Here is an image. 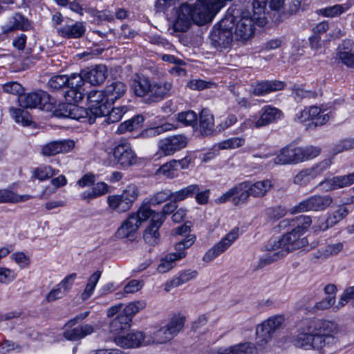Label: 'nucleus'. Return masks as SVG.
Wrapping results in <instances>:
<instances>
[{
    "label": "nucleus",
    "mask_w": 354,
    "mask_h": 354,
    "mask_svg": "<svg viewBox=\"0 0 354 354\" xmlns=\"http://www.w3.org/2000/svg\"><path fill=\"white\" fill-rule=\"evenodd\" d=\"M249 192L251 196L256 198H262L273 188L274 185L269 179L259 180L255 183L249 182Z\"/></svg>",
    "instance_id": "c85d7f7f"
},
{
    "label": "nucleus",
    "mask_w": 354,
    "mask_h": 354,
    "mask_svg": "<svg viewBox=\"0 0 354 354\" xmlns=\"http://www.w3.org/2000/svg\"><path fill=\"white\" fill-rule=\"evenodd\" d=\"M176 127L170 123H165L161 125L148 128L141 133L142 138L155 137L165 132L175 129Z\"/></svg>",
    "instance_id": "37998d69"
},
{
    "label": "nucleus",
    "mask_w": 354,
    "mask_h": 354,
    "mask_svg": "<svg viewBox=\"0 0 354 354\" xmlns=\"http://www.w3.org/2000/svg\"><path fill=\"white\" fill-rule=\"evenodd\" d=\"M49 95L43 91L23 94L18 97L19 105L23 108H37L47 111H54L56 107Z\"/></svg>",
    "instance_id": "1a4fd4ad"
},
{
    "label": "nucleus",
    "mask_w": 354,
    "mask_h": 354,
    "mask_svg": "<svg viewBox=\"0 0 354 354\" xmlns=\"http://www.w3.org/2000/svg\"><path fill=\"white\" fill-rule=\"evenodd\" d=\"M74 146V142L71 140L53 141L43 146L41 153L46 156H51L60 153H67L71 151Z\"/></svg>",
    "instance_id": "4be33fe9"
},
{
    "label": "nucleus",
    "mask_w": 354,
    "mask_h": 354,
    "mask_svg": "<svg viewBox=\"0 0 354 354\" xmlns=\"http://www.w3.org/2000/svg\"><path fill=\"white\" fill-rule=\"evenodd\" d=\"M177 120L185 126L194 127L196 124L197 116L195 112L188 111L178 113Z\"/></svg>",
    "instance_id": "bf43d9fd"
},
{
    "label": "nucleus",
    "mask_w": 354,
    "mask_h": 354,
    "mask_svg": "<svg viewBox=\"0 0 354 354\" xmlns=\"http://www.w3.org/2000/svg\"><path fill=\"white\" fill-rule=\"evenodd\" d=\"M282 115V111L279 109L271 106H266L261 110L259 118H255L253 120H245L241 124V131H244L247 127L259 129L268 126L280 119Z\"/></svg>",
    "instance_id": "9d476101"
},
{
    "label": "nucleus",
    "mask_w": 354,
    "mask_h": 354,
    "mask_svg": "<svg viewBox=\"0 0 354 354\" xmlns=\"http://www.w3.org/2000/svg\"><path fill=\"white\" fill-rule=\"evenodd\" d=\"M105 95L111 105L122 97L127 92V85L120 81H115L108 84L105 88Z\"/></svg>",
    "instance_id": "bb28decb"
},
{
    "label": "nucleus",
    "mask_w": 354,
    "mask_h": 354,
    "mask_svg": "<svg viewBox=\"0 0 354 354\" xmlns=\"http://www.w3.org/2000/svg\"><path fill=\"white\" fill-rule=\"evenodd\" d=\"M132 319L129 316L120 313L109 324L110 332L115 336L121 335L128 331Z\"/></svg>",
    "instance_id": "a878e982"
},
{
    "label": "nucleus",
    "mask_w": 354,
    "mask_h": 354,
    "mask_svg": "<svg viewBox=\"0 0 354 354\" xmlns=\"http://www.w3.org/2000/svg\"><path fill=\"white\" fill-rule=\"evenodd\" d=\"M284 82L280 81L263 82L256 86L254 93L257 95H263L270 92L280 91L284 88Z\"/></svg>",
    "instance_id": "473e14b6"
},
{
    "label": "nucleus",
    "mask_w": 354,
    "mask_h": 354,
    "mask_svg": "<svg viewBox=\"0 0 354 354\" xmlns=\"http://www.w3.org/2000/svg\"><path fill=\"white\" fill-rule=\"evenodd\" d=\"M288 240V238L283 235L277 239L270 241L267 245V250L269 251V253L261 258L259 266L262 267L268 265L292 252L287 243Z\"/></svg>",
    "instance_id": "9b49d317"
},
{
    "label": "nucleus",
    "mask_w": 354,
    "mask_h": 354,
    "mask_svg": "<svg viewBox=\"0 0 354 354\" xmlns=\"http://www.w3.org/2000/svg\"><path fill=\"white\" fill-rule=\"evenodd\" d=\"M241 185H243L242 189H237L236 192V194H239V196L234 197L233 199L236 205L247 202L249 200L250 196H251V194L249 192V182H243L236 186Z\"/></svg>",
    "instance_id": "603ef678"
},
{
    "label": "nucleus",
    "mask_w": 354,
    "mask_h": 354,
    "mask_svg": "<svg viewBox=\"0 0 354 354\" xmlns=\"http://www.w3.org/2000/svg\"><path fill=\"white\" fill-rule=\"evenodd\" d=\"M233 15L234 39L241 44H245L254 36L256 19L248 10H242Z\"/></svg>",
    "instance_id": "20e7f679"
},
{
    "label": "nucleus",
    "mask_w": 354,
    "mask_h": 354,
    "mask_svg": "<svg viewBox=\"0 0 354 354\" xmlns=\"http://www.w3.org/2000/svg\"><path fill=\"white\" fill-rule=\"evenodd\" d=\"M86 12L94 17V19L97 21H111L113 19V15L106 10L99 11L94 8H88Z\"/></svg>",
    "instance_id": "e2e57ef3"
},
{
    "label": "nucleus",
    "mask_w": 354,
    "mask_h": 354,
    "mask_svg": "<svg viewBox=\"0 0 354 354\" xmlns=\"http://www.w3.org/2000/svg\"><path fill=\"white\" fill-rule=\"evenodd\" d=\"M1 353H20L21 352V346L12 341L4 340L0 344Z\"/></svg>",
    "instance_id": "338daca9"
},
{
    "label": "nucleus",
    "mask_w": 354,
    "mask_h": 354,
    "mask_svg": "<svg viewBox=\"0 0 354 354\" xmlns=\"http://www.w3.org/2000/svg\"><path fill=\"white\" fill-rule=\"evenodd\" d=\"M234 38L233 29V15L227 13L211 33V39L216 48H227L230 46Z\"/></svg>",
    "instance_id": "0eeeda50"
},
{
    "label": "nucleus",
    "mask_w": 354,
    "mask_h": 354,
    "mask_svg": "<svg viewBox=\"0 0 354 354\" xmlns=\"http://www.w3.org/2000/svg\"><path fill=\"white\" fill-rule=\"evenodd\" d=\"M240 229L234 227L218 243L209 249L203 257L205 262H210L225 252L239 237Z\"/></svg>",
    "instance_id": "ddd939ff"
},
{
    "label": "nucleus",
    "mask_w": 354,
    "mask_h": 354,
    "mask_svg": "<svg viewBox=\"0 0 354 354\" xmlns=\"http://www.w3.org/2000/svg\"><path fill=\"white\" fill-rule=\"evenodd\" d=\"M332 165V160L330 158H326L315 165L308 170L310 173V176L313 180L322 176L327 169H329Z\"/></svg>",
    "instance_id": "49530a36"
},
{
    "label": "nucleus",
    "mask_w": 354,
    "mask_h": 354,
    "mask_svg": "<svg viewBox=\"0 0 354 354\" xmlns=\"http://www.w3.org/2000/svg\"><path fill=\"white\" fill-rule=\"evenodd\" d=\"M286 319L284 315L278 314L270 317L263 322L274 333L281 329L285 324Z\"/></svg>",
    "instance_id": "8fccbe9b"
},
{
    "label": "nucleus",
    "mask_w": 354,
    "mask_h": 354,
    "mask_svg": "<svg viewBox=\"0 0 354 354\" xmlns=\"http://www.w3.org/2000/svg\"><path fill=\"white\" fill-rule=\"evenodd\" d=\"M186 317L182 313L173 314L168 323L155 332L147 341V344H164L173 339L185 326Z\"/></svg>",
    "instance_id": "39448f33"
},
{
    "label": "nucleus",
    "mask_w": 354,
    "mask_h": 354,
    "mask_svg": "<svg viewBox=\"0 0 354 354\" xmlns=\"http://www.w3.org/2000/svg\"><path fill=\"white\" fill-rule=\"evenodd\" d=\"M294 120L297 122L304 124L307 129H314L328 122L330 115L317 106H310L299 111Z\"/></svg>",
    "instance_id": "6e6552de"
},
{
    "label": "nucleus",
    "mask_w": 354,
    "mask_h": 354,
    "mask_svg": "<svg viewBox=\"0 0 354 354\" xmlns=\"http://www.w3.org/2000/svg\"><path fill=\"white\" fill-rule=\"evenodd\" d=\"M337 57L345 66L354 68V42L344 40L338 47Z\"/></svg>",
    "instance_id": "393cba45"
},
{
    "label": "nucleus",
    "mask_w": 354,
    "mask_h": 354,
    "mask_svg": "<svg viewBox=\"0 0 354 354\" xmlns=\"http://www.w3.org/2000/svg\"><path fill=\"white\" fill-rule=\"evenodd\" d=\"M333 203L330 196L315 195L300 202L291 209L292 213H299L307 211L324 210Z\"/></svg>",
    "instance_id": "2eb2a0df"
},
{
    "label": "nucleus",
    "mask_w": 354,
    "mask_h": 354,
    "mask_svg": "<svg viewBox=\"0 0 354 354\" xmlns=\"http://www.w3.org/2000/svg\"><path fill=\"white\" fill-rule=\"evenodd\" d=\"M109 113L105 115H107V120L110 123L117 122L121 120L123 115L128 111V108L126 106H121L118 107L113 108L110 111L111 105H108Z\"/></svg>",
    "instance_id": "5fc2aeb1"
},
{
    "label": "nucleus",
    "mask_w": 354,
    "mask_h": 354,
    "mask_svg": "<svg viewBox=\"0 0 354 354\" xmlns=\"http://www.w3.org/2000/svg\"><path fill=\"white\" fill-rule=\"evenodd\" d=\"M192 10V7L187 3L183 4L176 9V17L173 24L175 31L185 32L189 28L194 21Z\"/></svg>",
    "instance_id": "a211bd4d"
},
{
    "label": "nucleus",
    "mask_w": 354,
    "mask_h": 354,
    "mask_svg": "<svg viewBox=\"0 0 354 354\" xmlns=\"http://www.w3.org/2000/svg\"><path fill=\"white\" fill-rule=\"evenodd\" d=\"M107 203L112 212L124 213L130 209L129 205L121 197L120 194L111 195L107 198Z\"/></svg>",
    "instance_id": "72a5a7b5"
},
{
    "label": "nucleus",
    "mask_w": 354,
    "mask_h": 354,
    "mask_svg": "<svg viewBox=\"0 0 354 354\" xmlns=\"http://www.w3.org/2000/svg\"><path fill=\"white\" fill-rule=\"evenodd\" d=\"M255 334L257 339L255 346L261 351L271 341L274 333L270 330V328L263 322L257 326Z\"/></svg>",
    "instance_id": "c756f323"
},
{
    "label": "nucleus",
    "mask_w": 354,
    "mask_h": 354,
    "mask_svg": "<svg viewBox=\"0 0 354 354\" xmlns=\"http://www.w3.org/2000/svg\"><path fill=\"white\" fill-rule=\"evenodd\" d=\"M69 118L80 120L87 119L89 123L94 122V118L91 115L88 109H84L73 103L69 106Z\"/></svg>",
    "instance_id": "e433bc0d"
},
{
    "label": "nucleus",
    "mask_w": 354,
    "mask_h": 354,
    "mask_svg": "<svg viewBox=\"0 0 354 354\" xmlns=\"http://www.w3.org/2000/svg\"><path fill=\"white\" fill-rule=\"evenodd\" d=\"M57 171L53 169L50 166H41L35 170L34 175L40 180H44L51 178L57 174Z\"/></svg>",
    "instance_id": "680f3d73"
},
{
    "label": "nucleus",
    "mask_w": 354,
    "mask_h": 354,
    "mask_svg": "<svg viewBox=\"0 0 354 354\" xmlns=\"http://www.w3.org/2000/svg\"><path fill=\"white\" fill-rule=\"evenodd\" d=\"M188 142L187 136L183 134H177L160 140L158 148L165 156H171L185 148Z\"/></svg>",
    "instance_id": "dca6fc26"
},
{
    "label": "nucleus",
    "mask_w": 354,
    "mask_h": 354,
    "mask_svg": "<svg viewBox=\"0 0 354 354\" xmlns=\"http://www.w3.org/2000/svg\"><path fill=\"white\" fill-rule=\"evenodd\" d=\"M95 332V328L91 324H82L75 328L65 327L63 336L70 341H77Z\"/></svg>",
    "instance_id": "5701e85b"
},
{
    "label": "nucleus",
    "mask_w": 354,
    "mask_h": 354,
    "mask_svg": "<svg viewBox=\"0 0 354 354\" xmlns=\"http://www.w3.org/2000/svg\"><path fill=\"white\" fill-rule=\"evenodd\" d=\"M146 301L144 300L135 301L128 304L122 312L123 314L129 316V318L138 313L140 310L146 307Z\"/></svg>",
    "instance_id": "864d4df0"
},
{
    "label": "nucleus",
    "mask_w": 354,
    "mask_h": 354,
    "mask_svg": "<svg viewBox=\"0 0 354 354\" xmlns=\"http://www.w3.org/2000/svg\"><path fill=\"white\" fill-rule=\"evenodd\" d=\"M340 328L337 322L324 319H306L294 339L297 347L313 348L320 351L335 342Z\"/></svg>",
    "instance_id": "f257e3e1"
},
{
    "label": "nucleus",
    "mask_w": 354,
    "mask_h": 354,
    "mask_svg": "<svg viewBox=\"0 0 354 354\" xmlns=\"http://www.w3.org/2000/svg\"><path fill=\"white\" fill-rule=\"evenodd\" d=\"M30 27L28 19H25L21 15L16 14L13 16L8 25L7 30L12 31L15 30H27Z\"/></svg>",
    "instance_id": "79ce46f5"
},
{
    "label": "nucleus",
    "mask_w": 354,
    "mask_h": 354,
    "mask_svg": "<svg viewBox=\"0 0 354 354\" xmlns=\"http://www.w3.org/2000/svg\"><path fill=\"white\" fill-rule=\"evenodd\" d=\"M348 214L347 209L344 206H339L332 215H330L326 222H323L324 227H320L318 230H327L329 227H332L341 220H342ZM315 230H317L315 228Z\"/></svg>",
    "instance_id": "58836bf2"
},
{
    "label": "nucleus",
    "mask_w": 354,
    "mask_h": 354,
    "mask_svg": "<svg viewBox=\"0 0 354 354\" xmlns=\"http://www.w3.org/2000/svg\"><path fill=\"white\" fill-rule=\"evenodd\" d=\"M67 293L57 284L46 296V300L47 302H53L59 299L63 298Z\"/></svg>",
    "instance_id": "69168bd1"
},
{
    "label": "nucleus",
    "mask_w": 354,
    "mask_h": 354,
    "mask_svg": "<svg viewBox=\"0 0 354 354\" xmlns=\"http://www.w3.org/2000/svg\"><path fill=\"white\" fill-rule=\"evenodd\" d=\"M346 10L347 8L346 6L336 4L319 9L316 11V13L324 17L333 18L340 16L342 13L346 12Z\"/></svg>",
    "instance_id": "ea45409f"
},
{
    "label": "nucleus",
    "mask_w": 354,
    "mask_h": 354,
    "mask_svg": "<svg viewBox=\"0 0 354 354\" xmlns=\"http://www.w3.org/2000/svg\"><path fill=\"white\" fill-rule=\"evenodd\" d=\"M84 80L93 86L104 83L108 77L107 67L104 64L95 65L82 71Z\"/></svg>",
    "instance_id": "6ab92c4d"
},
{
    "label": "nucleus",
    "mask_w": 354,
    "mask_h": 354,
    "mask_svg": "<svg viewBox=\"0 0 354 354\" xmlns=\"http://www.w3.org/2000/svg\"><path fill=\"white\" fill-rule=\"evenodd\" d=\"M349 301H351V304L354 306V286L348 287L344 290L338 304L335 308L339 309L344 306Z\"/></svg>",
    "instance_id": "052dcab7"
},
{
    "label": "nucleus",
    "mask_w": 354,
    "mask_h": 354,
    "mask_svg": "<svg viewBox=\"0 0 354 354\" xmlns=\"http://www.w3.org/2000/svg\"><path fill=\"white\" fill-rule=\"evenodd\" d=\"M299 151V160L303 162L313 159L320 153V149L317 147L310 146L304 148L298 147Z\"/></svg>",
    "instance_id": "4d7b16f0"
},
{
    "label": "nucleus",
    "mask_w": 354,
    "mask_h": 354,
    "mask_svg": "<svg viewBox=\"0 0 354 354\" xmlns=\"http://www.w3.org/2000/svg\"><path fill=\"white\" fill-rule=\"evenodd\" d=\"M10 113L15 122L22 125H28L30 124L32 118L29 113L22 109L10 108Z\"/></svg>",
    "instance_id": "de8ad7c7"
},
{
    "label": "nucleus",
    "mask_w": 354,
    "mask_h": 354,
    "mask_svg": "<svg viewBox=\"0 0 354 354\" xmlns=\"http://www.w3.org/2000/svg\"><path fill=\"white\" fill-rule=\"evenodd\" d=\"M144 121V118L142 115H137L131 119L121 123L118 128V132L119 133H124L126 131H131L134 129H138L140 123Z\"/></svg>",
    "instance_id": "a18cd8bd"
},
{
    "label": "nucleus",
    "mask_w": 354,
    "mask_h": 354,
    "mask_svg": "<svg viewBox=\"0 0 354 354\" xmlns=\"http://www.w3.org/2000/svg\"><path fill=\"white\" fill-rule=\"evenodd\" d=\"M151 215L152 210L148 205L140 206L136 212L131 214L122 223L117 230V237L124 239L133 236L141 224L150 218Z\"/></svg>",
    "instance_id": "423d86ee"
},
{
    "label": "nucleus",
    "mask_w": 354,
    "mask_h": 354,
    "mask_svg": "<svg viewBox=\"0 0 354 354\" xmlns=\"http://www.w3.org/2000/svg\"><path fill=\"white\" fill-rule=\"evenodd\" d=\"M30 195H17L8 189H0V203H19L32 198Z\"/></svg>",
    "instance_id": "4c0bfd02"
},
{
    "label": "nucleus",
    "mask_w": 354,
    "mask_h": 354,
    "mask_svg": "<svg viewBox=\"0 0 354 354\" xmlns=\"http://www.w3.org/2000/svg\"><path fill=\"white\" fill-rule=\"evenodd\" d=\"M354 149V138H348L339 141L335 145L333 151L335 153H342Z\"/></svg>",
    "instance_id": "0e129e2a"
},
{
    "label": "nucleus",
    "mask_w": 354,
    "mask_h": 354,
    "mask_svg": "<svg viewBox=\"0 0 354 354\" xmlns=\"http://www.w3.org/2000/svg\"><path fill=\"white\" fill-rule=\"evenodd\" d=\"M196 237L194 235H188L185 239L177 243L175 245L176 252L171 253V254H178L180 253L184 254V258L186 256L185 250L191 247Z\"/></svg>",
    "instance_id": "13d9d810"
},
{
    "label": "nucleus",
    "mask_w": 354,
    "mask_h": 354,
    "mask_svg": "<svg viewBox=\"0 0 354 354\" xmlns=\"http://www.w3.org/2000/svg\"><path fill=\"white\" fill-rule=\"evenodd\" d=\"M298 147L283 148L279 154L274 159L276 165L295 164L300 162Z\"/></svg>",
    "instance_id": "cd10ccee"
},
{
    "label": "nucleus",
    "mask_w": 354,
    "mask_h": 354,
    "mask_svg": "<svg viewBox=\"0 0 354 354\" xmlns=\"http://www.w3.org/2000/svg\"><path fill=\"white\" fill-rule=\"evenodd\" d=\"M59 36L66 39H77L84 36L86 26L83 22L75 21L71 24H65L57 28Z\"/></svg>",
    "instance_id": "b1692460"
},
{
    "label": "nucleus",
    "mask_w": 354,
    "mask_h": 354,
    "mask_svg": "<svg viewBox=\"0 0 354 354\" xmlns=\"http://www.w3.org/2000/svg\"><path fill=\"white\" fill-rule=\"evenodd\" d=\"M120 196L127 202V203L129 205V207H131L132 204L138 196V189L134 185H129L122 192Z\"/></svg>",
    "instance_id": "6e6d98bb"
},
{
    "label": "nucleus",
    "mask_w": 354,
    "mask_h": 354,
    "mask_svg": "<svg viewBox=\"0 0 354 354\" xmlns=\"http://www.w3.org/2000/svg\"><path fill=\"white\" fill-rule=\"evenodd\" d=\"M134 93L138 97H145L149 102H158L171 94L172 84L167 81H151L145 77L138 76L132 84Z\"/></svg>",
    "instance_id": "f03ea898"
},
{
    "label": "nucleus",
    "mask_w": 354,
    "mask_h": 354,
    "mask_svg": "<svg viewBox=\"0 0 354 354\" xmlns=\"http://www.w3.org/2000/svg\"><path fill=\"white\" fill-rule=\"evenodd\" d=\"M214 116L207 109H203L200 114L199 129L203 136H207L212 133L214 129Z\"/></svg>",
    "instance_id": "2f4dec72"
},
{
    "label": "nucleus",
    "mask_w": 354,
    "mask_h": 354,
    "mask_svg": "<svg viewBox=\"0 0 354 354\" xmlns=\"http://www.w3.org/2000/svg\"><path fill=\"white\" fill-rule=\"evenodd\" d=\"M150 217L151 223L145 230L143 239L147 243L154 245L159 241L158 229L163 223V216L161 214H152Z\"/></svg>",
    "instance_id": "aec40b11"
},
{
    "label": "nucleus",
    "mask_w": 354,
    "mask_h": 354,
    "mask_svg": "<svg viewBox=\"0 0 354 354\" xmlns=\"http://www.w3.org/2000/svg\"><path fill=\"white\" fill-rule=\"evenodd\" d=\"M344 249L343 243H330L319 250V257L327 258L330 256L337 255Z\"/></svg>",
    "instance_id": "3c124183"
},
{
    "label": "nucleus",
    "mask_w": 354,
    "mask_h": 354,
    "mask_svg": "<svg viewBox=\"0 0 354 354\" xmlns=\"http://www.w3.org/2000/svg\"><path fill=\"white\" fill-rule=\"evenodd\" d=\"M268 0H254L252 2L253 7V16L257 22L263 25L266 23L265 17H261V15H263L266 8Z\"/></svg>",
    "instance_id": "09e8293b"
},
{
    "label": "nucleus",
    "mask_w": 354,
    "mask_h": 354,
    "mask_svg": "<svg viewBox=\"0 0 354 354\" xmlns=\"http://www.w3.org/2000/svg\"><path fill=\"white\" fill-rule=\"evenodd\" d=\"M224 351L226 354H252L259 351L253 343L245 342L231 346Z\"/></svg>",
    "instance_id": "f704fd0d"
},
{
    "label": "nucleus",
    "mask_w": 354,
    "mask_h": 354,
    "mask_svg": "<svg viewBox=\"0 0 354 354\" xmlns=\"http://www.w3.org/2000/svg\"><path fill=\"white\" fill-rule=\"evenodd\" d=\"M198 272L195 270H186L180 272L178 276L167 281L165 286L166 292L170 291L172 288L180 286L190 280L195 279Z\"/></svg>",
    "instance_id": "7c9ffc66"
},
{
    "label": "nucleus",
    "mask_w": 354,
    "mask_h": 354,
    "mask_svg": "<svg viewBox=\"0 0 354 354\" xmlns=\"http://www.w3.org/2000/svg\"><path fill=\"white\" fill-rule=\"evenodd\" d=\"M87 100L89 103V111L94 120L97 117L104 116L109 113L108 105H111L104 91H91L88 93Z\"/></svg>",
    "instance_id": "f8f14e48"
},
{
    "label": "nucleus",
    "mask_w": 354,
    "mask_h": 354,
    "mask_svg": "<svg viewBox=\"0 0 354 354\" xmlns=\"http://www.w3.org/2000/svg\"><path fill=\"white\" fill-rule=\"evenodd\" d=\"M64 96L68 102L75 104L82 100L83 94L80 91V89L69 88V89L65 92Z\"/></svg>",
    "instance_id": "774afa93"
},
{
    "label": "nucleus",
    "mask_w": 354,
    "mask_h": 354,
    "mask_svg": "<svg viewBox=\"0 0 354 354\" xmlns=\"http://www.w3.org/2000/svg\"><path fill=\"white\" fill-rule=\"evenodd\" d=\"M183 258V253H180L178 254H171L169 253L167 254L165 258L160 260V262L157 267V271L160 273H165L174 267L176 261L180 260Z\"/></svg>",
    "instance_id": "c9c22d12"
},
{
    "label": "nucleus",
    "mask_w": 354,
    "mask_h": 354,
    "mask_svg": "<svg viewBox=\"0 0 354 354\" xmlns=\"http://www.w3.org/2000/svg\"><path fill=\"white\" fill-rule=\"evenodd\" d=\"M152 335H145L142 332L136 331L128 333L127 335L115 336L114 342L120 347L124 348H136L141 346L152 345L153 344H147V339Z\"/></svg>",
    "instance_id": "f3484780"
},
{
    "label": "nucleus",
    "mask_w": 354,
    "mask_h": 354,
    "mask_svg": "<svg viewBox=\"0 0 354 354\" xmlns=\"http://www.w3.org/2000/svg\"><path fill=\"white\" fill-rule=\"evenodd\" d=\"M189 6L192 7L194 22L198 25L210 22L218 12L214 10L212 4L207 0H197Z\"/></svg>",
    "instance_id": "4468645a"
},
{
    "label": "nucleus",
    "mask_w": 354,
    "mask_h": 354,
    "mask_svg": "<svg viewBox=\"0 0 354 354\" xmlns=\"http://www.w3.org/2000/svg\"><path fill=\"white\" fill-rule=\"evenodd\" d=\"M200 187L198 185H190L175 192H172V201L174 202L183 201L192 196L199 192Z\"/></svg>",
    "instance_id": "a19ab883"
},
{
    "label": "nucleus",
    "mask_w": 354,
    "mask_h": 354,
    "mask_svg": "<svg viewBox=\"0 0 354 354\" xmlns=\"http://www.w3.org/2000/svg\"><path fill=\"white\" fill-rule=\"evenodd\" d=\"M312 223L311 218L307 216H299L295 219L283 220L281 223V226H286L287 223L294 227L288 233L284 234L288 238L287 243L289 244L291 251L299 249L308 243L305 237H302L305 232L310 227Z\"/></svg>",
    "instance_id": "7ed1b4c3"
},
{
    "label": "nucleus",
    "mask_w": 354,
    "mask_h": 354,
    "mask_svg": "<svg viewBox=\"0 0 354 354\" xmlns=\"http://www.w3.org/2000/svg\"><path fill=\"white\" fill-rule=\"evenodd\" d=\"M102 272L100 271L95 272L88 279L86 288L81 295L82 300L88 299L93 294L94 289L101 277Z\"/></svg>",
    "instance_id": "c03bdc74"
},
{
    "label": "nucleus",
    "mask_w": 354,
    "mask_h": 354,
    "mask_svg": "<svg viewBox=\"0 0 354 354\" xmlns=\"http://www.w3.org/2000/svg\"><path fill=\"white\" fill-rule=\"evenodd\" d=\"M115 160L123 167L132 165L136 162V154L128 144H120L113 150Z\"/></svg>",
    "instance_id": "412c9836"
}]
</instances>
